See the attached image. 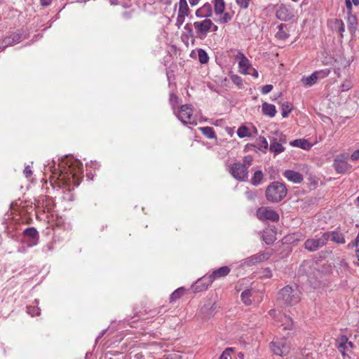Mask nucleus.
<instances>
[{"label":"nucleus","instance_id":"4d7b16f0","mask_svg":"<svg viewBox=\"0 0 359 359\" xmlns=\"http://www.w3.org/2000/svg\"><path fill=\"white\" fill-rule=\"evenodd\" d=\"M191 6H196L201 0H188Z\"/></svg>","mask_w":359,"mask_h":359},{"label":"nucleus","instance_id":"e433bc0d","mask_svg":"<svg viewBox=\"0 0 359 359\" xmlns=\"http://www.w3.org/2000/svg\"><path fill=\"white\" fill-rule=\"evenodd\" d=\"M233 351V349L232 348H226L223 351L219 359H231V353Z\"/></svg>","mask_w":359,"mask_h":359},{"label":"nucleus","instance_id":"79ce46f5","mask_svg":"<svg viewBox=\"0 0 359 359\" xmlns=\"http://www.w3.org/2000/svg\"><path fill=\"white\" fill-rule=\"evenodd\" d=\"M259 144L261 147L264 148V149H266L269 147L268 142L264 137H260L258 140Z\"/></svg>","mask_w":359,"mask_h":359},{"label":"nucleus","instance_id":"3c124183","mask_svg":"<svg viewBox=\"0 0 359 359\" xmlns=\"http://www.w3.org/2000/svg\"><path fill=\"white\" fill-rule=\"evenodd\" d=\"M247 74H250V75L253 76L255 78L258 77V72L253 67H251V69L248 71Z\"/></svg>","mask_w":359,"mask_h":359},{"label":"nucleus","instance_id":"58836bf2","mask_svg":"<svg viewBox=\"0 0 359 359\" xmlns=\"http://www.w3.org/2000/svg\"><path fill=\"white\" fill-rule=\"evenodd\" d=\"M231 81L238 87L241 88L243 86V81L240 76L236 74L231 76Z\"/></svg>","mask_w":359,"mask_h":359},{"label":"nucleus","instance_id":"f03ea898","mask_svg":"<svg viewBox=\"0 0 359 359\" xmlns=\"http://www.w3.org/2000/svg\"><path fill=\"white\" fill-rule=\"evenodd\" d=\"M279 299L287 305H295L299 303L301 299V292L297 287L293 288L287 285L280 291Z\"/></svg>","mask_w":359,"mask_h":359},{"label":"nucleus","instance_id":"c85d7f7f","mask_svg":"<svg viewBox=\"0 0 359 359\" xmlns=\"http://www.w3.org/2000/svg\"><path fill=\"white\" fill-rule=\"evenodd\" d=\"M184 294V289L183 287H180L174 291L170 295V302H175L179 299H180Z\"/></svg>","mask_w":359,"mask_h":359},{"label":"nucleus","instance_id":"37998d69","mask_svg":"<svg viewBox=\"0 0 359 359\" xmlns=\"http://www.w3.org/2000/svg\"><path fill=\"white\" fill-rule=\"evenodd\" d=\"M170 102L172 105L173 108H175L176 105L178 104V97L173 93L170 94Z\"/></svg>","mask_w":359,"mask_h":359},{"label":"nucleus","instance_id":"13d9d810","mask_svg":"<svg viewBox=\"0 0 359 359\" xmlns=\"http://www.w3.org/2000/svg\"><path fill=\"white\" fill-rule=\"evenodd\" d=\"M218 29V27L212 22V26H210V32H215Z\"/></svg>","mask_w":359,"mask_h":359},{"label":"nucleus","instance_id":"aec40b11","mask_svg":"<svg viewBox=\"0 0 359 359\" xmlns=\"http://www.w3.org/2000/svg\"><path fill=\"white\" fill-rule=\"evenodd\" d=\"M284 176L288 180L294 183H300L303 180V177L301 174L290 170H285L284 172Z\"/></svg>","mask_w":359,"mask_h":359},{"label":"nucleus","instance_id":"6e6552de","mask_svg":"<svg viewBox=\"0 0 359 359\" xmlns=\"http://www.w3.org/2000/svg\"><path fill=\"white\" fill-rule=\"evenodd\" d=\"M269 314L277 322L280 323V326H282L284 330H292L293 329V320L289 316L280 313H277L276 310H271Z\"/></svg>","mask_w":359,"mask_h":359},{"label":"nucleus","instance_id":"a878e982","mask_svg":"<svg viewBox=\"0 0 359 359\" xmlns=\"http://www.w3.org/2000/svg\"><path fill=\"white\" fill-rule=\"evenodd\" d=\"M224 0H214V10L216 14H222L224 12Z\"/></svg>","mask_w":359,"mask_h":359},{"label":"nucleus","instance_id":"bf43d9fd","mask_svg":"<svg viewBox=\"0 0 359 359\" xmlns=\"http://www.w3.org/2000/svg\"><path fill=\"white\" fill-rule=\"evenodd\" d=\"M269 274L268 275V276H269V277H271V271H269Z\"/></svg>","mask_w":359,"mask_h":359},{"label":"nucleus","instance_id":"dca6fc26","mask_svg":"<svg viewBox=\"0 0 359 359\" xmlns=\"http://www.w3.org/2000/svg\"><path fill=\"white\" fill-rule=\"evenodd\" d=\"M269 258L266 254H259L252 255L244 260L243 264L245 266H252L266 260Z\"/></svg>","mask_w":359,"mask_h":359},{"label":"nucleus","instance_id":"ea45409f","mask_svg":"<svg viewBox=\"0 0 359 359\" xmlns=\"http://www.w3.org/2000/svg\"><path fill=\"white\" fill-rule=\"evenodd\" d=\"M252 157L251 156H246L243 158V163L241 165H245V167L248 169L249 166L252 164Z\"/></svg>","mask_w":359,"mask_h":359},{"label":"nucleus","instance_id":"4be33fe9","mask_svg":"<svg viewBox=\"0 0 359 359\" xmlns=\"http://www.w3.org/2000/svg\"><path fill=\"white\" fill-rule=\"evenodd\" d=\"M262 110L263 114L269 116L270 117L275 116L277 112L275 105L269 104L267 102H264L262 104Z\"/></svg>","mask_w":359,"mask_h":359},{"label":"nucleus","instance_id":"a18cd8bd","mask_svg":"<svg viewBox=\"0 0 359 359\" xmlns=\"http://www.w3.org/2000/svg\"><path fill=\"white\" fill-rule=\"evenodd\" d=\"M352 3L355 6H358L359 5V0H351V1L350 0H346V8L348 10H351V8H352Z\"/></svg>","mask_w":359,"mask_h":359},{"label":"nucleus","instance_id":"de8ad7c7","mask_svg":"<svg viewBox=\"0 0 359 359\" xmlns=\"http://www.w3.org/2000/svg\"><path fill=\"white\" fill-rule=\"evenodd\" d=\"M273 89V86L271 85V84H269V85H265L262 88V93L263 94H267L269 93V92H271Z\"/></svg>","mask_w":359,"mask_h":359},{"label":"nucleus","instance_id":"f704fd0d","mask_svg":"<svg viewBox=\"0 0 359 359\" xmlns=\"http://www.w3.org/2000/svg\"><path fill=\"white\" fill-rule=\"evenodd\" d=\"M347 248L348 249H351L353 248H355V252H356V255L359 259V233H358L355 239V241L353 242L352 243H349L348 245H347Z\"/></svg>","mask_w":359,"mask_h":359},{"label":"nucleus","instance_id":"f3484780","mask_svg":"<svg viewBox=\"0 0 359 359\" xmlns=\"http://www.w3.org/2000/svg\"><path fill=\"white\" fill-rule=\"evenodd\" d=\"M353 344L352 342L348 341L346 336H341L339 341L338 348L340 352L344 355L346 353L353 348Z\"/></svg>","mask_w":359,"mask_h":359},{"label":"nucleus","instance_id":"7c9ffc66","mask_svg":"<svg viewBox=\"0 0 359 359\" xmlns=\"http://www.w3.org/2000/svg\"><path fill=\"white\" fill-rule=\"evenodd\" d=\"M292 109V104L289 102H285L282 104V116L286 118Z\"/></svg>","mask_w":359,"mask_h":359},{"label":"nucleus","instance_id":"39448f33","mask_svg":"<svg viewBox=\"0 0 359 359\" xmlns=\"http://www.w3.org/2000/svg\"><path fill=\"white\" fill-rule=\"evenodd\" d=\"M274 135L275 136L271 139L269 150L275 154H278L285 150L283 144L286 143V137L279 132H276Z\"/></svg>","mask_w":359,"mask_h":359},{"label":"nucleus","instance_id":"4468645a","mask_svg":"<svg viewBox=\"0 0 359 359\" xmlns=\"http://www.w3.org/2000/svg\"><path fill=\"white\" fill-rule=\"evenodd\" d=\"M276 17L283 21H287L292 19L294 15L286 6L281 4L278 6L276 13Z\"/></svg>","mask_w":359,"mask_h":359},{"label":"nucleus","instance_id":"2f4dec72","mask_svg":"<svg viewBox=\"0 0 359 359\" xmlns=\"http://www.w3.org/2000/svg\"><path fill=\"white\" fill-rule=\"evenodd\" d=\"M263 178V173L261 170H257L254 173L251 179V182L253 185H258L260 184Z\"/></svg>","mask_w":359,"mask_h":359},{"label":"nucleus","instance_id":"4c0bfd02","mask_svg":"<svg viewBox=\"0 0 359 359\" xmlns=\"http://www.w3.org/2000/svg\"><path fill=\"white\" fill-rule=\"evenodd\" d=\"M353 86V83L350 79H346L342 83L341 88V91H347L351 89Z\"/></svg>","mask_w":359,"mask_h":359},{"label":"nucleus","instance_id":"5701e85b","mask_svg":"<svg viewBox=\"0 0 359 359\" xmlns=\"http://www.w3.org/2000/svg\"><path fill=\"white\" fill-rule=\"evenodd\" d=\"M334 167L337 172L344 173L348 170V165L342 160L335 159L334 162Z\"/></svg>","mask_w":359,"mask_h":359},{"label":"nucleus","instance_id":"9b49d317","mask_svg":"<svg viewBox=\"0 0 359 359\" xmlns=\"http://www.w3.org/2000/svg\"><path fill=\"white\" fill-rule=\"evenodd\" d=\"M210 26H212V20L208 18L194 22L196 32L198 36L201 38L205 37L208 33L210 32Z\"/></svg>","mask_w":359,"mask_h":359},{"label":"nucleus","instance_id":"7ed1b4c3","mask_svg":"<svg viewBox=\"0 0 359 359\" xmlns=\"http://www.w3.org/2000/svg\"><path fill=\"white\" fill-rule=\"evenodd\" d=\"M327 233L320 232V234L316 235L315 238H308L304 242V248L309 252H315L323 248L327 244L328 241Z\"/></svg>","mask_w":359,"mask_h":359},{"label":"nucleus","instance_id":"423d86ee","mask_svg":"<svg viewBox=\"0 0 359 359\" xmlns=\"http://www.w3.org/2000/svg\"><path fill=\"white\" fill-rule=\"evenodd\" d=\"M230 271L231 269L229 266H224L215 270L210 276L203 277L201 279L198 280V282H203L204 283H206V287H208V286L212 284L215 279L226 276Z\"/></svg>","mask_w":359,"mask_h":359},{"label":"nucleus","instance_id":"393cba45","mask_svg":"<svg viewBox=\"0 0 359 359\" xmlns=\"http://www.w3.org/2000/svg\"><path fill=\"white\" fill-rule=\"evenodd\" d=\"M290 144L292 146L299 147L304 149H309L311 148V144L307 140L304 139L295 140L291 142Z\"/></svg>","mask_w":359,"mask_h":359},{"label":"nucleus","instance_id":"bb28decb","mask_svg":"<svg viewBox=\"0 0 359 359\" xmlns=\"http://www.w3.org/2000/svg\"><path fill=\"white\" fill-rule=\"evenodd\" d=\"M237 135L241 138L250 137L252 135L250 129L245 126H242L238 128Z\"/></svg>","mask_w":359,"mask_h":359},{"label":"nucleus","instance_id":"0eeeda50","mask_svg":"<svg viewBox=\"0 0 359 359\" xmlns=\"http://www.w3.org/2000/svg\"><path fill=\"white\" fill-rule=\"evenodd\" d=\"M178 12L175 26L180 29L185 21V18L190 14V8L187 0H180L178 3Z\"/></svg>","mask_w":359,"mask_h":359},{"label":"nucleus","instance_id":"49530a36","mask_svg":"<svg viewBox=\"0 0 359 359\" xmlns=\"http://www.w3.org/2000/svg\"><path fill=\"white\" fill-rule=\"evenodd\" d=\"M231 19V16L229 13H225L223 16L219 20L220 22L226 23Z\"/></svg>","mask_w":359,"mask_h":359},{"label":"nucleus","instance_id":"1a4fd4ad","mask_svg":"<svg viewBox=\"0 0 359 359\" xmlns=\"http://www.w3.org/2000/svg\"><path fill=\"white\" fill-rule=\"evenodd\" d=\"M229 172L233 178L239 181L245 180L248 176V170L240 162L233 163L229 168Z\"/></svg>","mask_w":359,"mask_h":359},{"label":"nucleus","instance_id":"f257e3e1","mask_svg":"<svg viewBox=\"0 0 359 359\" xmlns=\"http://www.w3.org/2000/svg\"><path fill=\"white\" fill-rule=\"evenodd\" d=\"M287 194V189L283 183L278 182H272L266 191V199L271 202H279Z\"/></svg>","mask_w":359,"mask_h":359},{"label":"nucleus","instance_id":"864d4df0","mask_svg":"<svg viewBox=\"0 0 359 359\" xmlns=\"http://www.w3.org/2000/svg\"><path fill=\"white\" fill-rule=\"evenodd\" d=\"M263 239H264V241H265V242H266L267 244H270V243H273V241H274V239H275V238H274V237H273V236H271L270 238H269V237H267V238H266V236H265V235H264V236H263Z\"/></svg>","mask_w":359,"mask_h":359},{"label":"nucleus","instance_id":"8fccbe9b","mask_svg":"<svg viewBox=\"0 0 359 359\" xmlns=\"http://www.w3.org/2000/svg\"><path fill=\"white\" fill-rule=\"evenodd\" d=\"M24 173L27 177H29L32 175V171L29 165L27 166L25 168Z\"/></svg>","mask_w":359,"mask_h":359},{"label":"nucleus","instance_id":"c9c22d12","mask_svg":"<svg viewBox=\"0 0 359 359\" xmlns=\"http://www.w3.org/2000/svg\"><path fill=\"white\" fill-rule=\"evenodd\" d=\"M278 28H279V30L276 34V37L280 39L285 40V39H287L288 37V34L283 29V25H279Z\"/></svg>","mask_w":359,"mask_h":359},{"label":"nucleus","instance_id":"9d476101","mask_svg":"<svg viewBox=\"0 0 359 359\" xmlns=\"http://www.w3.org/2000/svg\"><path fill=\"white\" fill-rule=\"evenodd\" d=\"M177 116L184 124H196V121L193 118V109L189 104L181 106Z\"/></svg>","mask_w":359,"mask_h":359},{"label":"nucleus","instance_id":"f8f14e48","mask_svg":"<svg viewBox=\"0 0 359 359\" xmlns=\"http://www.w3.org/2000/svg\"><path fill=\"white\" fill-rule=\"evenodd\" d=\"M257 216L260 220H271L277 222L279 219L278 214L268 207H261L257 211Z\"/></svg>","mask_w":359,"mask_h":359},{"label":"nucleus","instance_id":"20e7f679","mask_svg":"<svg viewBox=\"0 0 359 359\" xmlns=\"http://www.w3.org/2000/svg\"><path fill=\"white\" fill-rule=\"evenodd\" d=\"M270 348L273 354L285 356L290 351V344L285 337L277 338L270 344Z\"/></svg>","mask_w":359,"mask_h":359},{"label":"nucleus","instance_id":"2eb2a0df","mask_svg":"<svg viewBox=\"0 0 359 359\" xmlns=\"http://www.w3.org/2000/svg\"><path fill=\"white\" fill-rule=\"evenodd\" d=\"M196 15L198 18H209L212 15V6L205 3L203 6L196 11Z\"/></svg>","mask_w":359,"mask_h":359},{"label":"nucleus","instance_id":"412c9836","mask_svg":"<svg viewBox=\"0 0 359 359\" xmlns=\"http://www.w3.org/2000/svg\"><path fill=\"white\" fill-rule=\"evenodd\" d=\"M331 27L333 30L338 32L341 37L343 36V33L345 31L344 24L341 20L334 19L330 22Z\"/></svg>","mask_w":359,"mask_h":359},{"label":"nucleus","instance_id":"6e6d98bb","mask_svg":"<svg viewBox=\"0 0 359 359\" xmlns=\"http://www.w3.org/2000/svg\"><path fill=\"white\" fill-rule=\"evenodd\" d=\"M53 0H41V4L43 6H49Z\"/></svg>","mask_w":359,"mask_h":359},{"label":"nucleus","instance_id":"72a5a7b5","mask_svg":"<svg viewBox=\"0 0 359 359\" xmlns=\"http://www.w3.org/2000/svg\"><path fill=\"white\" fill-rule=\"evenodd\" d=\"M198 59L201 63L205 64L208 61V56L206 52L203 49H199L198 51Z\"/></svg>","mask_w":359,"mask_h":359},{"label":"nucleus","instance_id":"c03bdc74","mask_svg":"<svg viewBox=\"0 0 359 359\" xmlns=\"http://www.w3.org/2000/svg\"><path fill=\"white\" fill-rule=\"evenodd\" d=\"M250 0H236L237 4L242 8H247L248 7Z\"/></svg>","mask_w":359,"mask_h":359},{"label":"nucleus","instance_id":"5fc2aeb1","mask_svg":"<svg viewBox=\"0 0 359 359\" xmlns=\"http://www.w3.org/2000/svg\"><path fill=\"white\" fill-rule=\"evenodd\" d=\"M20 36L18 34L13 35V43H18L20 41Z\"/></svg>","mask_w":359,"mask_h":359},{"label":"nucleus","instance_id":"ddd939ff","mask_svg":"<svg viewBox=\"0 0 359 359\" xmlns=\"http://www.w3.org/2000/svg\"><path fill=\"white\" fill-rule=\"evenodd\" d=\"M219 309L216 303L208 302L200 309V314L204 320H208L215 316Z\"/></svg>","mask_w":359,"mask_h":359},{"label":"nucleus","instance_id":"473e14b6","mask_svg":"<svg viewBox=\"0 0 359 359\" xmlns=\"http://www.w3.org/2000/svg\"><path fill=\"white\" fill-rule=\"evenodd\" d=\"M201 133L209 139L214 138L215 137L213 129L211 127H202L200 128Z\"/></svg>","mask_w":359,"mask_h":359},{"label":"nucleus","instance_id":"603ef678","mask_svg":"<svg viewBox=\"0 0 359 359\" xmlns=\"http://www.w3.org/2000/svg\"><path fill=\"white\" fill-rule=\"evenodd\" d=\"M351 158L353 161H357V160H359V150H356V151H355L351 154Z\"/></svg>","mask_w":359,"mask_h":359},{"label":"nucleus","instance_id":"cd10ccee","mask_svg":"<svg viewBox=\"0 0 359 359\" xmlns=\"http://www.w3.org/2000/svg\"><path fill=\"white\" fill-rule=\"evenodd\" d=\"M24 235L33 239L39 238V233L34 227H29L24 231Z\"/></svg>","mask_w":359,"mask_h":359},{"label":"nucleus","instance_id":"a211bd4d","mask_svg":"<svg viewBox=\"0 0 359 359\" xmlns=\"http://www.w3.org/2000/svg\"><path fill=\"white\" fill-rule=\"evenodd\" d=\"M324 233H327L328 241L330 239L332 242L336 243L337 244H344L346 243V240L344 234L341 232L337 231H325Z\"/></svg>","mask_w":359,"mask_h":359},{"label":"nucleus","instance_id":"c756f323","mask_svg":"<svg viewBox=\"0 0 359 359\" xmlns=\"http://www.w3.org/2000/svg\"><path fill=\"white\" fill-rule=\"evenodd\" d=\"M251 295H252V292L250 290H246L241 293V299L245 305L251 304V303H252V301L250 299Z\"/></svg>","mask_w":359,"mask_h":359},{"label":"nucleus","instance_id":"09e8293b","mask_svg":"<svg viewBox=\"0 0 359 359\" xmlns=\"http://www.w3.org/2000/svg\"><path fill=\"white\" fill-rule=\"evenodd\" d=\"M27 311L32 316H34V315L37 316V315L39 314V309H36L34 307H28L27 308Z\"/></svg>","mask_w":359,"mask_h":359},{"label":"nucleus","instance_id":"052dcab7","mask_svg":"<svg viewBox=\"0 0 359 359\" xmlns=\"http://www.w3.org/2000/svg\"><path fill=\"white\" fill-rule=\"evenodd\" d=\"M187 27H188V25H186L185 29H187Z\"/></svg>","mask_w":359,"mask_h":359},{"label":"nucleus","instance_id":"6ab92c4d","mask_svg":"<svg viewBox=\"0 0 359 359\" xmlns=\"http://www.w3.org/2000/svg\"><path fill=\"white\" fill-rule=\"evenodd\" d=\"M238 67L239 72L243 74H247L252 67L249 60L242 53H241V60L239 61Z\"/></svg>","mask_w":359,"mask_h":359},{"label":"nucleus","instance_id":"a19ab883","mask_svg":"<svg viewBox=\"0 0 359 359\" xmlns=\"http://www.w3.org/2000/svg\"><path fill=\"white\" fill-rule=\"evenodd\" d=\"M79 165H78V168L76 170L74 168H69L70 172L72 175L73 177H76L79 176L81 172L82 165L81 163H79Z\"/></svg>","mask_w":359,"mask_h":359},{"label":"nucleus","instance_id":"b1692460","mask_svg":"<svg viewBox=\"0 0 359 359\" xmlns=\"http://www.w3.org/2000/svg\"><path fill=\"white\" fill-rule=\"evenodd\" d=\"M318 72H314L309 76L303 77L302 79V82L304 83L305 86H311L312 85L316 83L318 79Z\"/></svg>","mask_w":359,"mask_h":359}]
</instances>
